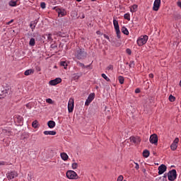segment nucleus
Wrapping results in <instances>:
<instances>
[{"label": "nucleus", "instance_id": "16", "mask_svg": "<svg viewBox=\"0 0 181 181\" xmlns=\"http://www.w3.org/2000/svg\"><path fill=\"white\" fill-rule=\"evenodd\" d=\"M8 93H9V87H7L6 88H4V90H1L0 95H1V97H6Z\"/></svg>", "mask_w": 181, "mask_h": 181}, {"label": "nucleus", "instance_id": "43", "mask_svg": "<svg viewBox=\"0 0 181 181\" xmlns=\"http://www.w3.org/2000/svg\"><path fill=\"white\" fill-rule=\"evenodd\" d=\"M47 39L49 42H53V38L52 37V34L47 35Z\"/></svg>", "mask_w": 181, "mask_h": 181}, {"label": "nucleus", "instance_id": "35", "mask_svg": "<svg viewBox=\"0 0 181 181\" xmlns=\"http://www.w3.org/2000/svg\"><path fill=\"white\" fill-rule=\"evenodd\" d=\"M118 80H119V83H120L121 84H124V79L123 76H119L118 78Z\"/></svg>", "mask_w": 181, "mask_h": 181}, {"label": "nucleus", "instance_id": "10", "mask_svg": "<svg viewBox=\"0 0 181 181\" xmlns=\"http://www.w3.org/2000/svg\"><path fill=\"white\" fill-rule=\"evenodd\" d=\"M159 8H160V0H155L153 6V10L158 11H159Z\"/></svg>", "mask_w": 181, "mask_h": 181}, {"label": "nucleus", "instance_id": "17", "mask_svg": "<svg viewBox=\"0 0 181 181\" xmlns=\"http://www.w3.org/2000/svg\"><path fill=\"white\" fill-rule=\"evenodd\" d=\"M81 76H83V73H81V72L74 74L72 78H73V80H78V78H80V77H81Z\"/></svg>", "mask_w": 181, "mask_h": 181}, {"label": "nucleus", "instance_id": "1", "mask_svg": "<svg viewBox=\"0 0 181 181\" xmlns=\"http://www.w3.org/2000/svg\"><path fill=\"white\" fill-rule=\"evenodd\" d=\"M74 57L78 60H84L87 57V52L84 48L78 47L74 51Z\"/></svg>", "mask_w": 181, "mask_h": 181}, {"label": "nucleus", "instance_id": "45", "mask_svg": "<svg viewBox=\"0 0 181 181\" xmlns=\"http://www.w3.org/2000/svg\"><path fill=\"white\" fill-rule=\"evenodd\" d=\"M173 143L177 145V144H179V138H175Z\"/></svg>", "mask_w": 181, "mask_h": 181}, {"label": "nucleus", "instance_id": "41", "mask_svg": "<svg viewBox=\"0 0 181 181\" xmlns=\"http://www.w3.org/2000/svg\"><path fill=\"white\" fill-rule=\"evenodd\" d=\"M117 181H127V180H124V176L119 175L117 178Z\"/></svg>", "mask_w": 181, "mask_h": 181}, {"label": "nucleus", "instance_id": "48", "mask_svg": "<svg viewBox=\"0 0 181 181\" xmlns=\"http://www.w3.org/2000/svg\"><path fill=\"white\" fill-rule=\"evenodd\" d=\"M135 93H136V94H139V93H141V90L139 88H136L135 90Z\"/></svg>", "mask_w": 181, "mask_h": 181}, {"label": "nucleus", "instance_id": "47", "mask_svg": "<svg viewBox=\"0 0 181 181\" xmlns=\"http://www.w3.org/2000/svg\"><path fill=\"white\" fill-rule=\"evenodd\" d=\"M46 102L48 103V104H53V100L50 98L47 99Z\"/></svg>", "mask_w": 181, "mask_h": 181}, {"label": "nucleus", "instance_id": "37", "mask_svg": "<svg viewBox=\"0 0 181 181\" xmlns=\"http://www.w3.org/2000/svg\"><path fill=\"white\" fill-rule=\"evenodd\" d=\"M101 76L103 77V78H105L106 81H110V78H108L107 76L105 75V74H102Z\"/></svg>", "mask_w": 181, "mask_h": 181}, {"label": "nucleus", "instance_id": "25", "mask_svg": "<svg viewBox=\"0 0 181 181\" xmlns=\"http://www.w3.org/2000/svg\"><path fill=\"white\" fill-rule=\"evenodd\" d=\"M33 69H28L24 72L25 76H30V74H33Z\"/></svg>", "mask_w": 181, "mask_h": 181}, {"label": "nucleus", "instance_id": "32", "mask_svg": "<svg viewBox=\"0 0 181 181\" xmlns=\"http://www.w3.org/2000/svg\"><path fill=\"white\" fill-rule=\"evenodd\" d=\"M169 101H170V103H174V101L176 100V98L172 95H170L168 98Z\"/></svg>", "mask_w": 181, "mask_h": 181}, {"label": "nucleus", "instance_id": "54", "mask_svg": "<svg viewBox=\"0 0 181 181\" xmlns=\"http://www.w3.org/2000/svg\"><path fill=\"white\" fill-rule=\"evenodd\" d=\"M168 177V175H166V174H164V176H163V177Z\"/></svg>", "mask_w": 181, "mask_h": 181}, {"label": "nucleus", "instance_id": "29", "mask_svg": "<svg viewBox=\"0 0 181 181\" xmlns=\"http://www.w3.org/2000/svg\"><path fill=\"white\" fill-rule=\"evenodd\" d=\"M29 45L30 46H35V45H36V41L35 40V38H31L30 40Z\"/></svg>", "mask_w": 181, "mask_h": 181}, {"label": "nucleus", "instance_id": "6", "mask_svg": "<svg viewBox=\"0 0 181 181\" xmlns=\"http://www.w3.org/2000/svg\"><path fill=\"white\" fill-rule=\"evenodd\" d=\"M18 174L16 171H9L6 173V177L8 180H12V179H15V177H18Z\"/></svg>", "mask_w": 181, "mask_h": 181}, {"label": "nucleus", "instance_id": "33", "mask_svg": "<svg viewBox=\"0 0 181 181\" xmlns=\"http://www.w3.org/2000/svg\"><path fill=\"white\" fill-rule=\"evenodd\" d=\"M78 168V164L77 163H73L71 164V168L76 170Z\"/></svg>", "mask_w": 181, "mask_h": 181}, {"label": "nucleus", "instance_id": "22", "mask_svg": "<svg viewBox=\"0 0 181 181\" xmlns=\"http://www.w3.org/2000/svg\"><path fill=\"white\" fill-rule=\"evenodd\" d=\"M61 158L63 160H67L69 156L66 153H61Z\"/></svg>", "mask_w": 181, "mask_h": 181}, {"label": "nucleus", "instance_id": "28", "mask_svg": "<svg viewBox=\"0 0 181 181\" xmlns=\"http://www.w3.org/2000/svg\"><path fill=\"white\" fill-rule=\"evenodd\" d=\"M170 149L172 151H176V149H177V144L173 143L170 146Z\"/></svg>", "mask_w": 181, "mask_h": 181}, {"label": "nucleus", "instance_id": "14", "mask_svg": "<svg viewBox=\"0 0 181 181\" xmlns=\"http://www.w3.org/2000/svg\"><path fill=\"white\" fill-rule=\"evenodd\" d=\"M2 132L3 134H4V135H6L7 136H12L13 135V132H12V129L9 128L4 129Z\"/></svg>", "mask_w": 181, "mask_h": 181}, {"label": "nucleus", "instance_id": "19", "mask_svg": "<svg viewBox=\"0 0 181 181\" xmlns=\"http://www.w3.org/2000/svg\"><path fill=\"white\" fill-rule=\"evenodd\" d=\"M47 125L52 129L54 128V127H56V122L53 120H49L47 122Z\"/></svg>", "mask_w": 181, "mask_h": 181}, {"label": "nucleus", "instance_id": "36", "mask_svg": "<svg viewBox=\"0 0 181 181\" xmlns=\"http://www.w3.org/2000/svg\"><path fill=\"white\" fill-rule=\"evenodd\" d=\"M37 125L38 124L37 120H35L34 122H33L32 123L33 128H35V129L37 128Z\"/></svg>", "mask_w": 181, "mask_h": 181}, {"label": "nucleus", "instance_id": "51", "mask_svg": "<svg viewBox=\"0 0 181 181\" xmlns=\"http://www.w3.org/2000/svg\"><path fill=\"white\" fill-rule=\"evenodd\" d=\"M148 76L150 78H153V74H150Z\"/></svg>", "mask_w": 181, "mask_h": 181}, {"label": "nucleus", "instance_id": "44", "mask_svg": "<svg viewBox=\"0 0 181 181\" xmlns=\"http://www.w3.org/2000/svg\"><path fill=\"white\" fill-rule=\"evenodd\" d=\"M126 52L127 53V54H129V56H131V54H132V51H131V49L127 48L126 49Z\"/></svg>", "mask_w": 181, "mask_h": 181}, {"label": "nucleus", "instance_id": "3", "mask_svg": "<svg viewBox=\"0 0 181 181\" xmlns=\"http://www.w3.org/2000/svg\"><path fill=\"white\" fill-rule=\"evenodd\" d=\"M148 39H149L148 35H141L137 39V41H136L138 46H144V45H146V42H148Z\"/></svg>", "mask_w": 181, "mask_h": 181}, {"label": "nucleus", "instance_id": "2", "mask_svg": "<svg viewBox=\"0 0 181 181\" xmlns=\"http://www.w3.org/2000/svg\"><path fill=\"white\" fill-rule=\"evenodd\" d=\"M66 176L67 179H70L72 180H74L76 179H78V175H77V173L74 170H69L66 172Z\"/></svg>", "mask_w": 181, "mask_h": 181}, {"label": "nucleus", "instance_id": "7", "mask_svg": "<svg viewBox=\"0 0 181 181\" xmlns=\"http://www.w3.org/2000/svg\"><path fill=\"white\" fill-rule=\"evenodd\" d=\"M95 97V93H90L86 100L85 105H86V107H88L90 104H91V103L93 102V100H94Z\"/></svg>", "mask_w": 181, "mask_h": 181}, {"label": "nucleus", "instance_id": "31", "mask_svg": "<svg viewBox=\"0 0 181 181\" xmlns=\"http://www.w3.org/2000/svg\"><path fill=\"white\" fill-rule=\"evenodd\" d=\"M124 19H126L127 21H131V15L129 13H125L124 15Z\"/></svg>", "mask_w": 181, "mask_h": 181}, {"label": "nucleus", "instance_id": "50", "mask_svg": "<svg viewBox=\"0 0 181 181\" xmlns=\"http://www.w3.org/2000/svg\"><path fill=\"white\" fill-rule=\"evenodd\" d=\"M5 164H6L5 161H0V166H2Z\"/></svg>", "mask_w": 181, "mask_h": 181}, {"label": "nucleus", "instance_id": "13", "mask_svg": "<svg viewBox=\"0 0 181 181\" xmlns=\"http://www.w3.org/2000/svg\"><path fill=\"white\" fill-rule=\"evenodd\" d=\"M158 175H163V173H165V172H166V169H168V168L166 167V165L162 164L158 167Z\"/></svg>", "mask_w": 181, "mask_h": 181}, {"label": "nucleus", "instance_id": "23", "mask_svg": "<svg viewBox=\"0 0 181 181\" xmlns=\"http://www.w3.org/2000/svg\"><path fill=\"white\" fill-rule=\"evenodd\" d=\"M113 25H114L115 30L119 29V24L118 23V21L114 19Z\"/></svg>", "mask_w": 181, "mask_h": 181}, {"label": "nucleus", "instance_id": "30", "mask_svg": "<svg viewBox=\"0 0 181 181\" xmlns=\"http://www.w3.org/2000/svg\"><path fill=\"white\" fill-rule=\"evenodd\" d=\"M77 65L79 66V67H82V69H86V68H87V67H90V66H86V65H84V64H83V63H81V62H77Z\"/></svg>", "mask_w": 181, "mask_h": 181}, {"label": "nucleus", "instance_id": "56", "mask_svg": "<svg viewBox=\"0 0 181 181\" xmlns=\"http://www.w3.org/2000/svg\"><path fill=\"white\" fill-rule=\"evenodd\" d=\"M90 1H92V2H95V0H90Z\"/></svg>", "mask_w": 181, "mask_h": 181}, {"label": "nucleus", "instance_id": "20", "mask_svg": "<svg viewBox=\"0 0 181 181\" xmlns=\"http://www.w3.org/2000/svg\"><path fill=\"white\" fill-rule=\"evenodd\" d=\"M45 135H56V131H45L43 132Z\"/></svg>", "mask_w": 181, "mask_h": 181}, {"label": "nucleus", "instance_id": "12", "mask_svg": "<svg viewBox=\"0 0 181 181\" xmlns=\"http://www.w3.org/2000/svg\"><path fill=\"white\" fill-rule=\"evenodd\" d=\"M62 81L61 78H57L54 80H51L49 82V86H57V84H59V83Z\"/></svg>", "mask_w": 181, "mask_h": 181}, {"label": "nucleus", "instance_id": "21", "mask_svg": "<svg viewBox=\"0 0 181 181\" xmlns=\"http://www.w3.org/2000/svg\"><path fill=\"white\" fill-rule=\"evenodd\" d=\"M122 33H124V35H126L127 36H128V35H129V31H128V29L125 26H123L122 28Z\"/></svg>", "mask_w": 181, "mask_h": 181}, {"label": "nucleus", "instance_id": "53", "mask_svg": "<svg viewBox=\"0 0 181 181\" xmlns=\"http://www.w3.org/2000/svg\"><path fill=\"white\" fill-rule=\"evenodd\" d=\"M12 22H13V20H11V21H9V22L8 23V25H11V23H12Z\"/></svg>", "mask_w": 181, "mask_h": 181}, {"label": "nucleus", "instance_id": "52", "mask_svg": "<svg viewBox=\"0 0 181 181\" xmlns=\"http://www.w3.org/2000/svg\"><path fill=\"white\" fill-rule=\"evenodd\" d=\"M177 6L181 8V1L177 2Z\"/></svg>", "mask_w": 181, "mask_h": 181}, {"label": "nucleus", "instance_id": "38", "mask_svg": "<svg viewBox=\"0 0 181 181\" xmlns=\"http://www.w3.org/2000/svg\"><path fill=\"white\" fill-rule=\"evenodd\" d=\"M130 162H132L133 163H134L135 165V169H136V170H138L139 169V164H138V163H135L134 162V160H130Z\"/></svg>", "mask_w": 181, "mask_h": 181}, {"label": "nucleus", "instance_id": "4", "mask_svg": "<svg viewBox=\"0 0 181 181\" xmlns=\"http://www.w3.org/2000/svg\"><path fill=\"white\" fill-rule=\"evenodd\" d=\"M168 180L170 181L176 180V178L177 177L176 170H170L168 173Z\"/></svg>", "mask_w": 181, "mask_h": 181}, {"label": "nucleus", "instance_id": "57", "mask_svg": "<svg viewBox=\"0 0 181 181\" xmlns=\"http://www.w3.org/2000/svg\"><path fill=\"white\" fill-rule=\"evenodd\" d=\"M126 64H128V62H127V63H126Z\"/></svg>", "mask_w": 181, "mask_h": 181}, {"label": "nucleus", "instance_id": "11", "mask_svg": "<svg viewBox=\"0 0 181 181\" xmlns=\"http://www.w3.org/2000/svg\"><path fill=\"white\" fill-rule=\"evenodd\" d=\"M150 142L151 144H154V145H156L158 144V135L156 134L151 135Z\"/></svg>", "mask_w": 181, "mask_h": 181}, {"label": "nucleus", "instance_id": "34", "mask_svg": "<svg viewBox=\"0 0 181 181\" xmlns=\"http://www.w3.org/2000/svg\"><path fill=\"white\" fill-rule=\"evenodd\" d=\"M60 65L64 67V69H67V62H61Z\"/></svg>", "mask_w": 181, "mask_h": 181}, {"label": "nucleus", "instance_id": "46", "mask_svg": "<svg viewBox=\"0 0 181 181\" xmlns=\"http://www.w3.org/2000/svg\"><path fill=\"white\" fill-rule=\"evenodd\" d=\"M107 70H114V66H112V65H109V66L107 67Z\"/></svg>", "mask_w": 181, "mask_h": 181}, {"label": "nucleus", "instance_id": "18", "mask_svg": "<svg viewBox=\"0 0 181 181\" xmlns=\"http://www.w3.org/2000/svg\"><path fill=\"white\" fill-rule=\"evenodd\" d=\"M18 1H19V0H16V1L11 0V1L8 2L9 6H11V7L18 6Z\"/></svg>", "mask_w": 181, "mask_h": 181}, {"label": "nucleus", "instance_id": "27", "mask_svg": "<svg viewBox=\"0 0 181 181\" xmlns=\"http://www.w3.org/2000/svg\"><path fill=\"white\" fill-rule=\"evenodd\" d=\"M115 30L116 32L117 39H121V30H119V28H117Z\"/></svg>", "mask_w": 181, "mask_h": 181}, {"label": "nucleus", "instance_id": "26", "mask_svg": "<svg viewBox=\"0 0 181 181\" xmlns=\"http://www.w3.org/2000/svg\"><path fill=\"white\" fill-rule=\"evenodd\" d=\"M149 155H150L149 151H148V150H144V151H143V156H144V158H149Z\"/></svg>", "mask_w": 181, "mask_h": 181}, {"label": "nucleus", "instance_id": "24", "mask_svg": "<svg viewBox=\"0 0 181 181\" xmlns=\"http://www.w3.org/2000/svg\"><path fill=\"white\" fill-rule=\"evenodd\" d=\"M136 9H138V5L136 4H134L133 6H132V7L130 8V12H136Z\"/></svg>", "mask_w": 181, "mask_h": 181}, {"label": "nucleus", "instance_id": "5", "mask_svg": "<svg viewBox=\"0 0 181 181\" xmlns=\"http://www.w3.org/2000/svg\"><path fill=\"white\" fill-rule=\"evenodd\" d=\"M54 9H55L59 18H63V16H66L67 15V12L64 8L54 7Z\"/></svg>", "mask_w": 181, "mask_h": 181}, {"label": "nucleus", "instance_id": "8", "mask_svg": "<svg viewBox=\"0 0 181 181\" xmlns=\"http://www.w3.org/2000/svg\"><path fill=\"white\" fill-rule=\"evenodd\" d=\"M73 110H74V99L70 98L68 103V111L70 113Z\"/></svg>", "mask_w": 181, "mask_h": 181}, {"label": "nucleus", "instance_id": "39", "mask_svg": "<svg viewBox=\"0 0 181 181\" xmlns=\"http://www.w3.org/2000/svg\"><path fill=\"white\" fill-rule=\"evenodd\" d=\"M32 179H33V174H28V180L32 181Z\"/></svg>", "mask_w": 181, "mask_h": 181}, {"label": "nucleus", "instance_id": "40", "mask_svg": "<svg viewBox=\"0 0 181 181\" xmlns=\"http://www.w3.org/2000/svg\"><path fill=\"white\" fill-rule=\"evenodd\" d=\"M134 66H135V63L134 62V61H130L129 64V68L132 69V67H134Z\"/></svg>", "mask_w": 181, "mask_h": 181}, {"label": "nucleus", "instance_id": "15", "mask_svg": "<svg viewBox=\"0 0 181 181\" xmlns=\"http://www.w3.org/2000/svg\"><path fill=\"white\" fill-rule=\"evenodd\" d=\"M37 25V20L30 22V28L32 32H33V30H35Z\"/></svg>", "mask_w": 181, "mask_h": 181}, {"label": "nucleus", "instance_id": "9", "mask_svg": "<svg viewBox=\"0 0 181 181\" xmlns=\"http://www.w3.org/2000/svg\"><path fill=\"white\" fill-rule=\"evenodd\" d=\"M130 142H132L135 145H138L139 144H141V138L139 136H130L129 138Z\"/></svg>", "mask_w": 181, "mask_h": 181}, {"label": "nucleus", "instance_id": "55", "mask_svg": "<svg viewBox=\"0 0 181 181\" xmlns=\"http://www.w3.org/2000/svg\"><path fill=\"white\" fill-rule=\"evenodd\" d=\"M77 2H81L82 0H76Z\"/></svg>", "mask_w": 181, "mask_h": 181}, {"label": "nucleus", "instance_id": "42", "mask_svg": "<svg viewBox=\"0 0 181 181\" xmlns=\"http://www.w3.org/2000/svg\"><path fill=\"white\" fill-rule=\"evenodd\" d=\"M40 7L42 8V9H45L46 8V3L41 2L40 3Z\"/></svg>", "mask_w": 181, "mask_h": 181}, {"label": "nucleus", "instance_id": "49", "mask_svg": "<svg viewBox=\"0 0 181 181\" xmlns=\"http://www.w3.org/2000/svg\"><path fill=\"white\" fill-rule=\"evenodd\" d=\"M104 37H105V39H107V40H109V42H110V37L108 36V35H104Z\"/></svg>", "mask_w": 181, "mask_h": 181}]
</instances>
